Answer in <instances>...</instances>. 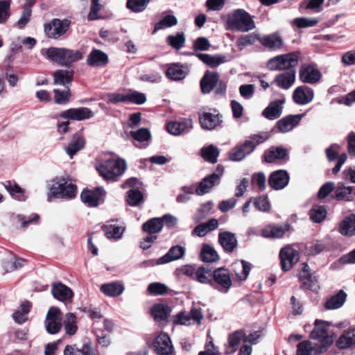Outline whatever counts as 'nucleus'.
<instances>
[{
	"label": "nucleus",
	"mask_w": 355,
	"mask_h": 355,
	"mask_svg": "<svg viewBox=\"0 0 355 355\" xmlns=\"http://www.w3.org/2000/svg\"><path fill=\"white\" fill-rule=\"evenodd\" d=\"M324 334H315L311 338L318 340V343H311L310 341H303L297 345V355H311V352L317 355L321 354L327 351L329 343L327 338L323 336Z\"/></svg>",
	"instance_id": "obj_4"
},
{
	"label": "nucleus",
	"mask_w": 355,
	"mask_h": 355,
	"mask_svg": "<svg viewBox=\"0 0 355 355\" xmlns=\"http://www.w3.org/2000/svg\"><path fill=\"white\" fill-rule=\"evenodd\" d=\"M279 259L282 270L286 272L290 270L298 262L300 254L298 251L290 245H286L281 249Z\"/></svg>",
	"instance_id": "obj_7"
},
{
	"label": "nucleus",
	"mask_w": 355,
	"mask_h": 355,
	"mask_svg": "<svg viewBox=\"0 0 355 355\" xmlns=\"http://www.w3.org/2000/svg\"><path fill=\"white\" fill-rule=\"evenodd\" d=\"M258 40L262 46L270 50H279L284 46V40L278 33L260 37Z\"/></svg>",
	"instance_id": "obj_20"
},
{
	"label": "nucleus",
	"mask_w": 355,
	"mask_h": 355,
	"mask_svg": "<svg viewBox=\"0 0 355 355\" xmlns=\"http://www.w3.org/2000/svg\"><path fill=\"white\" fill-rule=\"evenodd\" d=\"M5 188L15 199L19 201H24L26 200L25 191L18 184L8 182L5 184Z\"/></svg>",
	"instance_id": "obj_47"
},
{
	"label": "nucleus",
	"mask_w": 355,
	"mask_h": 355,
	"mask_svg": "<svg viewBox=\"0 0 355 355\" xmlns=\"http://www.w3.org/2000/svg\"><path fill=\"white\" fill-rule=\"evenodd\" d=\"M201 155L205 160L211 163H216L219 155V150L216 147L213 145H210L201 150Z\"/></svg>",
	"instance_id": "obj_53"
},
{
	"label": "nucleus",
	"mask_w": 355,
	"mask_h": 355,
	"mask_svg": "<svg viewBox=\"0 0 355 355\" xmlns=\"http://www.w3.org/2000/svg\"><path fill=\"white\" fill-rule=\"evenodd\" d=\"M200 259L204 262H214L218 260L219 257L216 250L211 246L205 244L202 248Z\"/></svg>",
	"instance_id": "obj_48"
},
{
	"label": "nucleus",
	"mask_w": 355,
	"mask_h": 355,
	"mask_svg": "<svg viewBox=\"0 0 355 355\" xmlns=\"http://www.w3.org/2000/svg\"><path fill=\"white\" fill-rule=\"evenodd\" d=\"M163 227V220L160 218H154L147 222L144 223L142 225V230L150 234H154L159 232Z\"/></svg>",
	"instance_id": "obj_44"
},
{
	"label": "nucleus",
	"mask_w": 355,
	"mask_h": 355,
	"mask_svg": "<svg viewBox=\"0 0 355 355\" xmlns=\"http://www.w3.org/2000/svg\"><path fill=\"white\" fill-rule=\"evenodd\" d=\"M94 116V113L88 107L71 108L58 115V118L67 120L82 121Z\"/></svg>",
	"instance_id": "obj_14"
},
{
	"label": "nucleus",
	"mask_w": 355,
	"mask_h": 355,
	"mask_svg": "<svg viewBox=\"0 0 355 355\" xmlns=\"http://www.w3.org/2000/svg\"><path fill=\"white\" fill-rule=\"evenodd\" d=\"M299 77L303 83L315 84L320 81L322 74L315 65L304 64L300 67Z\"/></svg>",
	"instance_id": "obj_12"
},
{
	"label": "nucleus",
	"mask_w": 355,
	"mask_h": 355,
	"mask_svg": "<svg viewBox=\"0 0 355 355\" xmlns=\"http://www.w3.org/2000/svg\"><path fill=\"white\" fill-rule=\"evenodd\" d=\"M331 323L324 320H316L315 321V327L311 333H327L328 331H334V329H331Z\"/></svg>",
	"instance_id": "obj_63"
},
{
	"label": "nucleus",
	"mask_w": 355,
	"mask_h": 355,
	"mask_svg": "<svg viewBox=\"0 0 355 355\" xmlns=\"http://www.w3.org/2000/svg\"><path fill=\"white\" fill-rule=\"evenodd\" d=\"M154 351L160 355H171L174 348L168 334H158L153 342Z\"/></svg>",
	"instance_id": "obj_15"
},
{
	"label": "nucleus",
	"mask_w": 355,
	"mask_h": 355,
	"mask_svg": "<svg viewBox=\"0 0 355 355\" xmlns=\"http://www.w3.org/2000/svg\"><path fill=\"white\" fill-rule=\"evenodd\" d=\"M232 267L237 280L240 282L247 279L251 270L250 263L244 260L236 261L233 263Z\"/></svg>",
	"instance_id": "obj_34"
},
{
	"label": "nucleus",
	"mask_w": 355,
	"mask_h": 355,
	"mask_svg": "<svg viewBox=\"0 0 355 355\" xmlns=\"http://www.w3.org/2000/svg\"><path fill=\"white\" fill-rule=\"evenodd\" d=\"M103 8V4L101 3L100 0H91L90 12L88 15L89 20H96L101 17L98 12Z\"/></svg>",
	"instance_id": "obj_62"
},
{
	"label": "nucleus",
	"mask_w": 355,
	"mask_h": 355,
	"mask_svg": "<svg viewBox=\"0 0 355 355\" xmlns=\"http://www.w3.org/2000/svg\"><path fill=\"white\" fill-rule=\"evenodd\" d=\"M218 80V74L207 71L200 81L201 90L203 94H209L214 89Z\"/></svg>",
	"instance_id": "obj_33"
},
{
	"label": "nucleus",
	"mask_w": 355,
	"mask_h": 355,
	"mask_svg": "<svg viewBox=\"0 0 355 355\" xmlns=\"http://www.w3.org/2000/svg\"><path fill=\"white\" fill-rule=\"evenodd\" d=\"M42 53L45 55L50 60L61 64V48L51 47L42 49Z\"/></svg>",
	"instance_id": "obj_57"
},
{
	"label": "nucleus",
	"mask_w": 355,
	"mask_h": 355,
	"mask_svg": "<svg viewBox=\"0 0 355 355\" xmlns=\"http://www.w3.org/2000/svg\"><path fill=\"white\" fill-rule=\"evenodd\" d=\"M288 174L284 170H279L272 173L269 178L270 186L275 190L284 189L288 184Z\"/></svg>",
	"instance_id": "obj_22"
},
{
	"label": "nucleus",
	"mask_w": 355,
	"mask_h": 355,
	"mask_svg": "<svg viewBox=\"0 0 355 355\" xmlns=\"http://www.w3.org/2000/svg\"><path fill=\"white\" fill-rule=\"evenodd\" d=\"M105 191L103 187H97L95 190H85L80 195L83 202L91 207H96L101 198L104 196Z\"/></svg>",
	"instance_id": "obj_21"
},
{
	"label": "nucleus",
	"mask_w": 355,
	"mask_h": 355,
	"mask_svg": "<svg viewBox=\"0 0 355 355\" xmlns=\"http://www.w3.org/2000/svg\"><path fill=\"white\" fill-rule=\"evenodd\" d=\"M220 178V175L216 173L205 178L196 188V193L198 196H202L208 193L216 184L219 182Z\"/></svg>",
	"instance_id": "obj_28"
},
{
	"label": "nucleus",
	"mask_w": 355,
	"mask_h": 355,
	"mask_svg": "<svg viewBox=\"0 0 355 355\" xmlns=\"http://www.w3.org/2000/svg\"><path fill=\"white\" fill-rule=\"evenodd\" d=\"M203 318L202 311L200 308L193 307L189 313L180 312L173 316V322L175 324L189 325L191 322H195L198 324H200Z\"/></svg>",
	"instance_id": "obj_10"
},
{
	"label": "nucleus",
	"mask_w": 355,
	"mask_h": 355,
	"mask_svg": "<svg viewBox=\"0 0 355 355\" xmlns=\"http://www.w3.org/2000/svg\"><path fill=\"white\" fill-rule=\"evenodd\" d=\"M130 135L135 140L139 142L148 141L151 137L149 130L145 128H141L135 131L132 130Z\"/></svg>",
	"instance_id": "obj_58"
},
{
	"label": "nucleus",
	"mask_w": 355,
	"mask_h": 355,
	"mask_svg": "<svg viewBox=\"0 0 355 355\" xmlns=\"http://www.w3.org/2000/svg\"><path fill=\"white\" fill-rule=\"evenodd\" d=\"M203 63L214 68L226 62V58L222 55H209L206 53L195 54Z\"/></svg>",
	"instance_id": "obj_36"
},
{
	"label": "nucleus",
	"mask_w": 355,
	"mask_h": 355,
	"mask_svg": "<svg viewBox=\"0 0 355 355\" xmlns=\"http://www.w3.org/2000/svg\"><path fill=\"white\" fill-rule=\"evenodd\" d=\"M303 115L295 114L288 115L284 117L277 123V128L279 132L285 133L293 130V128L297 125L301 121Z\"/></svg>",
	"instance_id": "obj_26"
},
{
	"label": "nucleus",
	"mask_w": 355,
	"mask_h": 355,
	"mask_svg": "<svg viewBox=\"0 0 355 355\" xmlns=\"http://www.w3.org/2000/svg\"><path fill=\"white\" fill-rule=\"evenodd\" d=\"M285 102L286 98L283 96L279 99L272 101L263 110L262 112L263 116L270 120H275L279 118L282 115L283 105Z\"/></svg>",
	"instance_id": "obj_17"
},
{
	"label": "nucleus",
	"mask_w": 355,
	"mask_h": 355,
	"mask_svg": "<svg viewBox=\"0 0 355 355\" xmlns=\"http://www.w3.org/2000/svg\"><path fill=\"white\" fill-rule=\"evenodd\" d=\"M287 155V150L282 147L271 148L264 155L266 162L272 163L277 159H282Z\"/></svg>",
	"instance_id": "obj_41"
},
{
	"label": "nucleus",
	"mask_w": 355,
	"mask_h": 355,
	"mask_svg": "<svg viewBox=\"0 0 355 355\" xmlns=\"http://www.w3.org/2000/svg\"><path fill=\"white\" fill-rule=\"evenodd\" d=\"M241 334H230L228 343L226 345V354H232L236 351L237 347L241 343Z\"/></svg>",
	"instance_id": "obj_56"
},
{
	"label": "nucleus",
	"mask_w": 355,
	"mask_h": 355,
	"mask_svg": "<svg viewBox=\"0 0 355 355\" xmlns=\"http://www.w3.org/2000/svg\"><path fill=\"white\" fill-rule=\"evenodd\" d=\"M254 150V144L245 141L242 145L236 146L229 153V158L234 162L243 160L248 155Z\"/></svg>",
	"instance_id": "obj_19"
},
{
	"label": "nucleus",
	"mask_w": 355,
	"mask_h": 355,
	"mask_svg": "<svg viewBox=\"0 0 355 355\" xmlns=\"http://www.w3.org/2000/svg\"><path fill=\"white\" fill-rule=\"evenodd\" d=\"M339 231L345 236H352L355 234V215L346 217L340 223Z\"/></svg>",
	"instance_id": "obj_43"
},
{
	"label": "nucleus",
	"mask_w": 355,
	"mask_h": 355,
	"mask_svg": "<svg viewBox=\"0 0 355 355\" xmlns=\"http://www.w3.org/2000/svg\"><path fill=\"white\" fill-rule=\"evenodd\" d=\"M106 236L110 239H119L124 232V228L112 224L105 225L103 227Z\"/></svg>",
	"instance_id": "obj_46"
},
{
	"label": "nucleus",
	"mask_w": 355,
	"mask_h": 355,
	"mask_svg": "<svg viewBox=\"0 0 355 355\" xmlns=\"http://www.w3.org/2000/svg\"><path fill=\"white\" fill-rule=\"evenodd\" d=\"M127 193V201L130 206H137L143 200L141 192L137 189H130Z\"/></svg>",
	"instance_id": "obj_61"
},
{
	"label": "nucleus",
	"mask_w": 355,
	"mask_h": 355,
	"mask_svg": "<svg viewBox=\"0 0 355 355\" xmlns=\"http://www.w3.org/2000/svg\"><path fill=\"white\" fill-rule=\"evenodd\" d=\"M62 315L60 310L51 306L47 311L44 324L48 333H58L62 326Z\"/></svg>",
	"instance_id": "obj_6"
},
{
	"label": "nucleus",
	"mask_w": 355,
	"mask_h": 355,
	"mask_svg": "<svg viewBox=\"0 0 355 355\" xmlns=\"http://www.w3.org/2000/svg\"><path fill=\"white\" fill-rule=\"evenodd\" d=\"M30 307L31 304L28 302L21 304L12 314L14 321L19 324L25 322L28 320Z\"/></svg>",
	"instance_id": "obj_42"
},
{
	"label": "nucleus",
	"mask_w": 355,
	"mask_h": 355,
	"mask_svg": "<svg viewBox=\"0 0 355 355\" xmlns=\"http://www.w3.org/2000/svg\"><path fill=\"white\" fill-rule=\"evenodd\" d=\"M124 284L121 282H113L107 284H103L101 286V291L108 297H117L121 295L124 291Z\"/></svg>",
	"instance_id": "obj_30"
},
{
	"label": "nucleus",
	"mask_w": 355,
	"mask_h": 355,
	"mask_svg": "<svg viewBox=\"0 0 355 355\" xmlns=\"http://www.w3.org/2000/svg\"><path fill=\"white\" fill-rule=\"evenodd\" d=\"M299 53L297 52L280 55L270 59L267 67L270 70L295 69L298 64Z\"/></svg>",
	"instance_id": "obj_5"
},
{
	"label": "nucleus",
	"mask_w": 355,
	"mask_h": 355,
	"mask_svg": "<svg viewBox=\"0 0 355 355\" xmlns=\"http://www.w3.org/2000/svg\"><path fill=\"white\" fill-rule=\"evenodd\" d=\"M63 324L66 333H76L78 331L77 318L73 313H67Z\"/></svg>",
	"instance_id": "obj_52"
},
{
	"label": "nucleus",
	"mask_w": 355,
	"mask_h": 355,
	"mask_svg": "<svg viewBox=\"0 0 355 355\" xmlns=\"http://www.w3.org/2000/svg\"><path fill=\"white\" fill-rule=\"evenodd\" d=\"M313 90L307 86L297 87L293 94V101L297 105H306L313 101Z\"/></svg>",
	"instance_id": "obj_18"
},
{
	"label": "nucleus",
	"mask_w": 355,
	"mask_h": 355,
	"mask_svg": "<svg viewBox=\"0 0 355 355\" xmlns=\"http://www.w3.org/2000/svg\"><path fill=\"white\" fill-rule=\"evenodd\" d=\"M11 0H0V24H6L11 17Z\"/></svg>",
	"instance_id": "obj_50"
},
{
	"label": "nucleus",
	"mask_w": 355,
	"mask_h": 355,
	"mask_svg": "<svg viewBox=\"0 0 355 355\" xmlns=\"http://www.w3.org/2000/svg\"><path fill=\"white\" fill-rule=\"evenodd\" d=\"M213 286L222 293H227L232 285L229 272L223 268H219L213 271Z\"/></svg>",
	"instance_id": "obj_8"
},
{
	"label": "nucleus",
	"mask_w": 355,
	"mask_h": 355,
	"mask_svg": "<svg viewBox=\"0 0 355 355\" xmlns=\"http://www.w3.org/2000/svg\"><path fill=\"white\" fill-rule=\"evenodd\" d=\"M213 272L211 270L201 266L196 269L195 279L201 284H209L213 286Z\"/></svg>",
	"instance_id": "obj_45"
},
{
	"label": "nucleus",
	"mask_w": 355,
	"mask_h": 355,
	"mask_svg": "<svg viewBox=\"0 0 355 355\" xmlns=\"http://www.w3.org/2000/svg\"><path fill=\"white\" fill-rule=\"evenodd\" d=\"M96 167L104 180L116 182L124 173L127 165L122 159L109 158L98 162Z\"/></svg>",
	"instance_id": "obj_1"
},
{
	"label": "nucleus",
	"mask_w": 355,
	"mask_h": 355,
	"mask_svg": "<svg viewBox=\"0 0 355 355\" xmlns=\"http://www.w3.org/2000/svg\"><path fill=\"white\" fill-rule=\"evenodd\" d=\"M355 344V334H341L337 341V346L341 349L350 347Z\"/></svg>",
	"instance_id": "obj_59"
},
{
	"label": "nucleus",
	"mask_w": 355,
	"mask_h": 355,
	"mask_svg": "<svg viewBox=\"0 0 355 355\" xmlns=\"http://www.w3.org/2000/svg\"><path fill=\"white\" fill-rule=\"evenodd\" d=\"M177 24L178 19L174 15H166L162 20L155 24L153 33L159 30L175 26Z\"/></svg>",
	"instance_id": "obj_54"
},
{
	"label": "nucleus",
	"mask_w": 355,
	"mask_h": 355,
	"mask_svg": "<svg viewBox=\"0 0 355 355\" xmlns=\"http://www.w3.org/2000/svg\"><path fill=\"white\" fill-rule=\"evenodd\" d=\"M74 71L72 69H59L54 72V84L66 85L70 84L73 80Z\"/></svg>",
	"instance_id": "obj_37"
},
{
	"label": "nucleus",
	"mask_w": 355,
	"mask_h": 355,
	"mask_svg": "<svg viewBox=\"0 0 355 355\" xmlns=\"http://www.w3.org/2000/svg\"><path fill=\"white\" fill-rule=\"evenodd\" d=\"M227 24L232 31L248 32L255 28L252 17L244 10L238 9L227 16Z\"/></svg>",
	"instance_id": "obj_3"
},
{
	"label": "nucleus",
	"mask_w": 355,
	"mask_h": 355,
	"mask_svg": "<svg viewBox=\"0 0 355 355\" xmlns=\"http://www.w3.org/2000/svg\"><path fill=\"white\" fill-rule=\"evenodd\" d=\"M347 295L343 291L330 297L325 303L324 307L328 310H334L340 308L346 300Z\"/></svg>",
	"instance_id": "obj_40"
},
{
	"label": "nucleus",
	"mask_w": 355,
	"mask_h": 355,
	"mask_svg": "<svg viewBox=\"0 0 355 355\" xmlns=\"http://www.w3.org/2000/svg\"><path fill=\"white\" fill-rule=\"evenodd\" d=\"M188 73L186 67L180 64H173L166 70V76L174 81L183 80Z\"/></svg>",
	"instance_id": "obj_31"
},
{
	"label": "nucleus",
	"mask_w": 355,
	"mask_h": 355,
	"mask_svg": "<svg viewBox=\"0 0 355 355\" xmlns=\"http://www.w3.org/2000/svg\"><path fill=\"white\" fill-rule=\"evenodd\" d=\"M171 313V309L166 304H157L151 308V315L156 322L166 320Z\"/></svg>",
	"instance_id": "obj_35"
},
{
	"label": "nucleus",
	"mask_w": 355,
	"mask_h": 355,
	"mask_svg": "<svg viewBox=\"0 0 355 355\" xmlns=\"http://www.w3.org/2000/svg\"><path fill=\"white\" fill-rule=\"evenodd\" d=\"M24 261L17 259L12 254H8L2 261V266L7 272H12L23 266Z\"/></svg>",
	"instance_id": "obj_39"
},
{
	"label": "nucleus",
	"mask_w": 355,
	"mask_h": 355,
	"mask_svg": "<svg viewBox=\"0 0 355 355\" xmlns=\"http://www.w3.org/2000/svg\"><path fill=\"white\" fill-rule=\"evenodd\" d=\"M327 209L322 205H314L309 211L310 219L314 223H320L327 216Z\"/></svg>",
	"instance_id": "obj_49"
},
{
	"label": "nucleus",
	"mask_w": 355,
	"mask_h": 355,
	"mask_svg": "<svg viewBox=\"0 0 355 355\" xmlns=\"http://www.w3.org/2000/svg\"><path fill=\"white\" fill-rule=\"evenodd\" d=\"M70 24L71 21L69 19H54L44 26V31L49 37L57 39L67 31Z\"/></svg>",
	"instance_id": "obj_11"
},
{
	"label": "nucleus",
	"mask_w": 355,
	"mask_h": 355,
	"mask_svg": "<svg viewBox=\"0 0 355 355\" xmlns=\"http://www.w3.org/2000/svg\"><path fill=\"white\" fill-rule=\"evenodd\" d=\"M51 293L55 299L61 302L70 300L73 295L72 291L62 283L53 284Z\"/></svg>",
	"instance_id": "obj_27"
},
{
	"label": "nucleus",
	"mask_w": 355,
	"mask_h": 355,
	"mask_svg": "<svg viewBox=\"0 0 355 355\" xmlns=\"http://www.w3.org/2000/svg\"><path fill=\"white\" fill-rule=\"evenodd\" d=\"M290 229L288 224L283 225H268L266 226L261 232V234L265 238L278 239L282 237Z\"/></svg>",
	"instance_id": "obj_24"
},
{
	"label": "nucleus",
	"mask_w": 355,
	"mask_h": 355,
	"mask_svg": "<svg viewBox=\"0 0 355 355\" xmlns=\"http://www.w3.org/2000/svg\"><path fill=\"white\" fill-rule=\"evenodd\" d=\"M86 62L94 67H103L108 62V56L101 50L94 49L89 54Z\"/></svg>",
	"instance_id": "obj_25"
},
{
	"label": "nucleus",
	"mask_w": 355,
	"mask_h": 355,
	"mask_svg": "<svg viewBox=\"0 0 355 355\" xmlns=\"http://www.w3.org/2000/svg\"><path fill=\"white\" fill-rule=\"evenodd\" d=\"M84 146V138L78 134H76L73 136L69 144L65 147V150L67 154L72 158L76 153L83 148Z\"/></svg>",
	"instance_id": "obj_38"
},
{
	"label": "nucleus",
	"mask_w": 355,
	"mask_h": 355,
	"mask_svg": "<svg viewBox=\"0 0 355 355\" xmlns=\"http://www.w3.org/2000/svg\"><path fill=\"white\" fill-rule=\"evenodd\" d=\"M199 122L204 130H212L220 126L223 122L222 116L219 114H214L207 111L198 112Z\"/></svg>",
	"instance_id": "obj_13"
},
{
	"label": "nucleus",
	"mask_w": 355,
	"mask_h": 355,
	"mask_svg": "<svg viewBox=\"0 0 355 355\" xmlns=\"http://www.w3.org/2000/svg\"><path fill=\"white\" fill-rule=\"evenodd\" d=\"M150 0H127L126 8L133 12H141L146 10Z\"/></svg>",
	"instance_id": "obj_51"
},
{
	"label": "nucleus",
	"mask_w": 355,
	"mask_h": 355,
	"mask_svg": "<svg viewBox=\"0 0 355 355\" xmlns=\"http://www.w3.org/2000/svg\"><path fill=\"white\" fill-rule=\"evenodd\" d=\"M53 92L55 103L57 104H64L67 103L71 96L70 90L68 87L62 92L59 89H54Z\"/></svg>",
	"instance_id": "obj_60"
},
{
	"label": "nucleus",
	"mask_w": 355,
	"mask_h": 355,
	"mask_svg": "<svg viewBox=\"0 0 355 355\" xmlns=\"http://www.w3.org/2000/svg\"><path fill=\"white\" fill-rule=\"evenodd\" d=\"M295 69H289L277 75L274 82L278 87L284 89H288L294 84L295 81Z\"/></svg>",
	"instance_id": "obj_23"
},
{
	"label": "nucleus",
	"mask_w": 355,
	"mask_h": 355,
	"mask_svg": "<svg viewBox=\"0 0 355 355\" xmlns=\"http://www.w3.org/2000/svg\"><path fill=\"white\" fill-rule=\"evenodd\" d=\"M185 253V249L182 246L175 245L172 247L169 251L163 257L159 258L156 261L148 260L143 263L144 266L149 267L155 265H161L169 263L171 261L182 258Z\"/></svg>",
	"instance_id": "obj_9"
},
{
	"label": "nucleus",
	"mask_w": 355,
	"mask_h": 355,
	"mask_svg": "<svg viewBox=\"0 0 355 355\" xmlns=\"http://www.w3.org/2000/svg\"><path fill=\"white\" fill-rule=\"evenodd\" d=\"M218 241L225 251L232 252L238 245L235 235L230 232H223L218 235Z\"/></svg>",
	"instance_id": "obj_29"
},
{
	"label": "nucleus",
	"mask_w": 355,
	"mask_h": 355,
	"mask_svg": "<svg viewBox=\"0 0 355 355\" xmlns=\"http://www.w3.org/2000/svg\"><path fill=\"white\" fill-rule=\"evenodd\" d=\"M334 198L337 200L352 201L355 198V191L352 187H346L343 183H339Z\"/></svg>",
	"instance_id": "obj_32"
},
{
	"label": "nucleus",
	"mask_w": 355,
	"mask_h": 355,
	"mask_svg": "<svg viewBox=\"0 0 355 355\" xmlns=\"http://www.w3.org/2000/svg\"><path fill=\"white\" fill-rule=\"evenodd\" d=\"M193 128L191 119H184L180 121H171L166 125L167 131L173 135H180L189 132Z\"/></svg>",
	"instance_id": "obj_16"
},
{
	"label": "nucleus",
	"mask_w": 355,
	"mask_h": 355,
	"mask_svg": "<svg viewBox=\"0 0 355 355\" xmlns=\"http://www.w3.org/2000/svg\"><path fill=\"white\" fill-rule=\"evenodd\" d=\"M166 40L172 47L179 50L184 45L186 39L183 33H178L175 35H168Z\"/></svg>",
	"instance_id": "obj_55"
},
{
	"label": "nucleus",
	"mask_w": 355,
	"mask_h": 355,
	"mask_svg": "<svg viewBox=\"0 0 355 355\" xmlns=\"http://www.w3.org/2000/svg\"><path fill=\"white\" fill-rule=\"evenodd\" d=\"M76 194V187L73 182L67 178H57L52 180L49 187L48 200L51 198H73Z\"/></svg>",
	"instance_id": "obj_2"
},
{
	"label": "nucleus",
	"mask_w": 355,
	"mask_h": 355,
	"mask_svg": "<svg viewBox=\"0 0 355 355\" xmlns=\"http://www.w3.org/2000/svg\"><path fill=\"white\" fill-rule=\"evenodd\" d=\"M146 101V95L144 93L136 91L128 93V102L133 103L137 105H142Z\"/></svg>",
	"instance_id": "obj_64"
}]
</instances>
